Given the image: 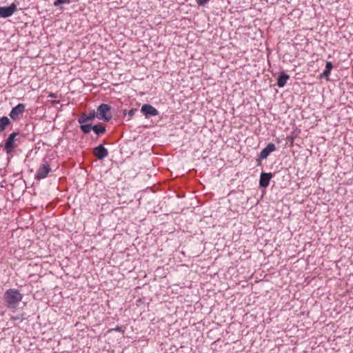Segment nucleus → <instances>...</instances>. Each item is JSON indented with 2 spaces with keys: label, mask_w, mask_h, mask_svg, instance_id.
<instances>
[{
  "label": "nucleus",
  "mask_w": 353,
  "mask_h": 353,
  "mask_svg": "<svg viewBox=\"0 0 353 353\" xmlns=\"http://www.w3.org/2000/svg\"><path fill=\"white\" fill-rule=\"evenodd\" d=\"M110 110L111 106L110 105L102 103L97 108V117L100 120L108 122L112 119Z\"/></svg>",
  "instance_id": "obj_4"
},
{
  "label": "nucleus",
  "mask_w": 353,
  "mask_h": 353,
  "mask_svg": "<svg viewBox=\"0 0 353 353\" xmlns=\"http://www.w3.org/2000/svg\"><path fill=\"white\" fill-rule=\"evenodd\" d=\"M123 114L125 115V114H126V110H125L123 111Z\"/></svg>",
  "instance_id": "obj_24"
},
{
  "label": "nucleus",
  "mask_w": 353,
  "mask_h": 353,
  "mask_svg": "<svg viewBox=\"0 0 353 353\" xmlns=\"http://www.w3.org/2000/svg\"><path fill=\"white\" fill-rule=\"evenodd\" d=\"M272 178V173H261L260 176L259 185L261 187L267 188L269 185L270 181Z\"/></svg>",
  "instance_id": "obj_11"
},
{
  "label": "nucleus",
  "mask_w": 353,
  "mask_h": 353,
  "mask_svg": "<svg viewBox=\"0 0 353 353\" xmlns=\"http://www.w3.org/2000/svg\"><path fill=\"white\" fill-rule=\"evenodd\" d=\"M92 130L97 134L98 136L102 135L106 131L105 127L101 123L92 125Z\"/></svg>",
  "instance_id": "obj_13"
},
{
  "label": "nucleus",
  "mask_w": 353,
  "mask_h": 353,
  "mask_svg": "<svg viewBox=\"0 0 353 353\" xmlns=\"http://www.w3.org/2000/svg\"><path fill=\"white\" fill-rule=\"evenodd\" d=\"M290 79V76L284 72H282L278 77L277 85L279 88H283L285 85L288 80Z\"/></svg>",
  "instance_id": "obj_12"
},
{
  "label": "nucleus",
  "mask_w": 353,
  "mask_h": 353,
  "mask_svg": "<svg viewBox=\"0 0 353 353\" xmlns=\"http://www.w3.org/2000/svg\"><path fill=\"white\" fill-rule=\"evenodd\" d=\"M10 124L11 122L7 117H2L0 118V134Z\"/></svg>",
  "instance_id": "obj_14"
},
{
  "label": "nucleus",
  "mask_w": 353,
  "mask_h": 353,
  "mask_svg": "<svg viewBox=\"0 0 353 353\" xmlns=\"http://www.w3.org/2000/svg\"><path fill=\"white\" fill-rule=\"evenodd\" d=\"M93 154L98 159L101 160L108 157V151L103 145L101 144L93 149Z\"/></svg>",
  "instance_id": "obj_9"
},
{
  "label": "nucleus",
  "mask_w": 353,
  "mask_h": 353,
  "mask_svg": "<svg viewBox=\"0 0 353 353\" xmlns=\"http://www.w3.org/2000/svg\"><path fill=\"white\" fill-rule=\"evenodd\" d=\"M58 96H57V94L56 93H53V92H50L49 94H48V97L50 98H57Z\"/></svg>",
  "instance_id": "obj_19"
},
{
  "label": "nucleus",
  "mask_w": 353,
  "mask_h": 353,
  "mask_svg": "<svg viewBox=\"0 0 353 353\" xmlns=\"http://www.w3.org/2000/svg\"><path fill=\"white\" fill-rule=\"evenodd\" d=\"M332 68H333L332 63L330 61L327 62L326 65H325V70L323 71L321 76L325 77L327 80H329L330 72H331V70H332Z\"/></svg>",
  "instance_id": "obj_15"
},
{
  "label": "nucleus",
  "mask_w": 353,
  "mask_h": 353,
  "mask_svg": "<svg viewBox=\"0 0 353 353\" xmlns=\"http://www.w3.org/2000/svg\"><path fill=\"white\" fill-rule=\"evenodd\" d=\"M97 117V114L94 110L90 112L89 114L83 112L78 118V123L80 124V129L84 134H88L92 130V124L86 123V122L92 121Z\"/></svg>",
  "instance_id": "obj_2"
},
{
  "label": "nucleus",
  "mask_w": 353,
  "mask_h": 353,
  "mask_svg": "<svg viewBox=\"0 0 353 353\" xmlns=\"http://www.w3.org/2000/svg\"><path fill=\"white\" fill-rule=\"evenodd\" d=\"M141 111L146 118L159 114V111L150 104H144L141 107Z\"/></svg>",
  "instance_id": "obj_8"
},
{
  "label": "nucleus",
  "mask_w": 353,
  "mask_h": 353,
  "mask_svg": "<svg viewBox=\"0 0 353 353\" xmlns=\"http://www.w3.org/2000/svg\"><path fill=\"white\" fill-rule=\"evenodd\" d=\"M70 2V0H57L54 3V6H59L63 3H69Z\"/></svg>",
  "instance_id": "obj_16"
},
{
  "label": "nucleus",
  "mask_w": 353,
  "mask_h": 353,
  "mask_svg": "<svg viewBox=\"0 0 353 353\" xmlns=\"http://www.w3.org/2000/svg\"><path fill=\"white\" fill-rule=\"evenodd\" d=\"M276 150V146L274 143H270L267 145V146L261 150L259 154V159H266L272 152H274Z\"/></svg>",
  "instance_id": "obj_10"
},
{
  "label": "nucleus",
  "mask_w": 353,
  "mask_h": 353,
  "mask_svg": "<svg viewBox=\"0 0 353 353\" xmlns=\"http://www.w3.org/2000/svg\"><path fill=\"white\" fill-rule=\"evenodd\" d=\"M17 10V5L12 3L9 6H4L0 8V17L3 18H7L12 16L14 12Z\"/></svg>",
  "instance_id": "obj_7"
},
{
  "label": "nucleus",
  "mask_w": 353,
  "mask_h": 353,
  "mask_svg": "<svg viewBox=\"0 0 353 353\" xmlns=\"http://www.w3.org/2000/svg\"><path fill=\"white\" fill-rule=\"evenodd\" d=\"M53 103H59V101H54Z\"/></svg>",
  "instance_id": "obj_23"
},
{
  "label": "nucleus",
  "mask_w": 353,
  "mask_h": 353,
  "mask_svg": "<svg viewBox=\"0 0 353 353\" xmlns=\"http://www.w3.org/2000/svg\"><path fill=\"white\" fill-rule=\"evenodd\" d=\"M25 110L26 105L23 103H19L11 110L9 115L13 121H17L23 116Z\"/></svg>",
  "instance_id": "obj_6"
},
{
  "label": "nucleus",
  "mask_w": 353,
  "mask_h": 353,
  "mask_svg": "<svg viewBox=\"0 0 353 353\" xmlns=\"http://www.w3.org/2000/svg\"><path fill=\"white\" fill-rule=\"evenodd\" d=\"M136 112H137V109H135V108H132V109L128 112V116H129V119H131V118L134 116V113H135Z\"/></svg>",
  "instance_id": "obj_18"
},
{
  "label": "nucleus",
  "mask_w": 353,
  "mask_h": 353,
  "mask_svg": "<svg viewBox=\"0 0 353 353\" xmlns=\"http://www.w3.org/2000/svg\"><path fill=\"white\" fill-rule=\"evenodd\" d=\"M20 135L19 132H13L10 134L5 141L3 146V150L8 155H12L15 149L18 147V144L16 143L19 141L17 138Z\"/></svg>",
  "instance_id": "obj_3"
},
{
  "label": "nucleus",
  "mask_w": 353,
  "mask_h": 353,
  "mask_svg": "<svg viewBox=\"0 0 353 353\" xmlns=\"http://www.w3.org/2000/svg\"><path fill=\"white\" fill-rule=\"evenodd\" d=\"M22 299L23 294L17 289H9L3 294V301L8 309H16Z\"/></svg>",
  "instance_id": "obj_1"
},
{
  "label": "nucleus",
  "mask_w": 353,
  "mask_h": 353,
  "mask_svg": "<svg viewBox=\"0 0 353 353\" xmlns=\"http://www.w3.org/2000/svg\"><path fill=\"white\" fill-rule=\"evenodd\" d=\"M196 1L199 6H204L209 2L210 0H196Z\"/></svg>",
  "instance_id": "obj_17"
},
{
  "label": "nucleus",
  "mask_w": 353,
  "mask_h": 353,
  "mask_svg": "<svg viewBox=\"0 0 353 353\" xmlns=\"http://www.w3.org/2000/svg\"><path fill=\"white\" fill-rule=\"evenodd\" d=\"M290 139L291 144H292L293 142H294V138L293 137H290Z\"/></svg>",
  "instance_id": "obj_21"
},
{
  "label": "nucleus",
  "mask_w": 353,
  "mask_h": 353,
  "mask_svg": "<svg viewBox=\"0 0 353 353\" xmlns=\"http://www.w3.org/2000/svg\"><path fill=\"white\" fill-rule=\"evenodd\" d=\"M52 172V169L50 166L48 161L46 159L43 161V163L40 165L35 174V179L41 180L46 178L49 173Z\"/></svg>",
  "instance_id": "obj_5"
},
{
  "label": "nucleus",
  "mask_w": 353,
  "mask_h": 353,
  "mask_svg": "<svg viewBox=\"0 0 353 353\" xmlns=\"http://www.w3.org/2000/svg\"><path fill=\"white\" fill-rule=\"evenodd\" d=\"M115 330H117V331H120L121 327H117L115 328Z\"/></svg>",
  "instance_id": "obj_22"
},
{
  "label": "nucleus",
  "mask_w": 353,
  "mask_h": 353,
  "mask_svg": "<svg viewBox=\"0 0 353 353\" xmlns=\"http://www.w3.org/2000/svg\"><path fill=\"white\" fill-rule=\"evenodd\" d=\"M19 319H20V318L19 316H12L11 317V320H13V321H17Z\"/></svg>",
  "instance_id": "obj_20"
}]
</instances>
